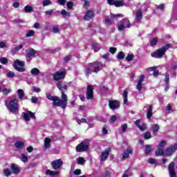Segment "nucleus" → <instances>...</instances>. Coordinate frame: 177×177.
Segmentation results:
<instances>
[{"label":"nucleus","mask_w":177,"mask_h":177,"mask_svg":"<svg viewBox=\"0 0 177 177\" xmlns=\"http://www.w3.org/2000/svg\"><path fill=\"white\" fill-rule=\"evenodd\" d=\"M71 59V55H66L65 57H64V62L65 63H67L68 62H70V60Z\"/></svg>","instance_id":"56"},{"label":"nucleus","mask_w":177,"mask_h":177,"mask_svg":"<svg viewBox=\"0 0 177 177\" xmlns=\"http://www.w3.org/2000/svg\"><path fill=\"white\" fill-rule=\"evenodd\" d=\"M145 151V154H150V153H151V146L146 145Z\"/></svg>","instance_id":"40"},{"label":"nucleus","mask_w":177,"mask_h":177,"mask_svg":"<svg viewBox=\"0 0 177 177\" xmlns=\"http://www.w3.org/2000/svg\"><path fill=\"white\" fill-rule=\"evenodd\" d=\"M126 60L127 62H131V60H133V54H128Z\"/></svg>","instance_id":"47"},{"label":"nucleus","mask_w":177,"mask_h":177,"mask_svg":"<svg viewBox=\"0 0 177 177\" xmlns=\"http://www.w3.org/2000/svg\"><path fill=\"white\" fill-rule=\"evenodd\" d=\"M57 86L59 91H62V99H59L57 96H52L50 93H47L46 96L48 100L53 101V106H56V107H62L64 110H66V107H67V102L68 100L67 99V95L64 93L63 89L64 91H67V85L65 84H62V82H58L57 83Z\"/></svg>","instance_id":"1"},{"label":"nucleus","mask_w":177,"mask_h":177,"mask_svg":"<svg viewBox=\"0 0 177 177\" xmlns=\"http://www.w3.org/2000/svg\"><path fill=\"white\" fill-rule=\"evenodd\" d=\"M50 142H52V140L49 138H46L44 140V147L45 149H50Z\"/></svg>","instance_id":"24"},{"label":"nucleus","mask_w":177,"mask_h":177,"mask_svg":"<svg viewBox=\"0 0 177 177\" xmlns=\"http://www.w3.org/2000/svg\"><path fill=\"white\" fill-rule=\"evenodd\" d=\"M11 171L12 174H19V172H20V169H19L17 165L15 164L11 165Z\"/></svg>","instance_id":"25"},{"label":"nucleus","mask_w":177,"mask_h":177,"mask_svg":"<svg viewBox=\"0 0 177 177\" xmlns=\"http://www.w3.org/2000/svg\"><path fill=\"white\" fill-rule=\"evenodd\" d=\"M3 174L6 176H10L12 171L9 169H4Z\"/></svg>","instance_id":"44"},{"label":"nucleus","mask_w":177,"mask_h":177,"mask_svg":"<svg viewBox=\"0 0 177 177\" xmlns=\"http://www.w3.org/2000/svg\"><path fill=\"white\" fill-rule=\"evenodd\" d=\"M121 131L120 133H125L127 132V129H128V124H123L121 126Z\"/></svg>","instance_id":"36"},{"label":"nucleus","mask_w":177,"mask_h":177,"mask_svg":"<svg viewBox=\"0 0 177 177\" xmlns=\"http://www.w3.org/2000/svg\"><path fill=\"white\" fill-rule=\"evenodd\" d=\"M157 42H158V39L157 37H154L152 41H151V46H156L157 45Z\"/></svg>","instance_id":"46"},{"label":"nucleus","mask_w":177,"mask_h":177,"mask_svg":"<svg viewBox=\"0 0 177 177\" xmlns=\"http://www.w3.org/2000/svg\"><path fill=\"white\" fill-rule=\"evenodd\" d=\"M24 120L25 121H30V118H35V114L28 111L27 113H24Z\"/></svg>","instance_id":"17"},{"label":"nucleus","mask_w":177,"mask_h":177,"mask_svg":"<svg viewBox=\"0 0 177 177\" xmlns=\"http://www.w3.org/2000/svg\"><path fill=\"white\" fill-rule=\"evenodd\" d=\"M15 73L10 71H8L7 73H6V77H8V78H13L15 77Z\"/></svg>","instance_id":"43"},{"label":"nucleus","mask_w":177,"mask_h":177,"mask_svg":"<svg viewBox=\"0 0 177 177\" xmlns=\"http://www.w3.org/2000/svg\"><path fill=\"white\" fill-rule=\"evenodd\" d=\"M148 162H149V164H152V165H157V162H156L155 159H153V158H149V159L148 160Z\"/></svg>","instance_id":"54"},{"label":"nucleus","mask_w":177,"mask_h":177,"mask_svg":"<svg viewBox=\"0 0 177 177\" xmlns=\"http://www.w3.org/2000/svg\"><path fill=\"white\" fill-rule=\"evenodd\" d=\"M151 138V133L149 132H146L144 134V138L145 139H150Z\"/></svg>","instance_id":"51"},{"label":"nucleus","mask_w":177,"mask_h":177,"mask_svg":"<svg viewBox=\"0 0 177 177\" xmlns=\"http://www.w3.org/2000/svg\"><path fill=\"white\" fill-rule=\"evenodd\" d=\"M133 153V150L131 148H127L122 153L121 160L124 161V160H127V158H129V154H132Z\"/></svg>","instance_id":"14"},{"label":"nucleus","mask_w":177,"mask_h":177,"mask_svg":"<svg viewBox=\"0 0 177 177\" xmlns=\"http://www.w3.org/2000/svg\"><path fill=\"white\" fill-rule=\"evenodd\" d=\"M109 106L111 110H116V109L120 108V102H118L117 100H109Z\"/></svg>","instance_id":"15"},{"label":"nucleus","mask_w":177,"mask_h":177,"mask_svg":"<svg viewBox=\"0 0 177 177\" xmlns=\"http://www.w3.org/2000/svg\"><path fill=\"white\" fill-rule=\"evenodd\" d=\"M125 57V55H124V52H120L117 56V58L119 60H122Z\"/></svg>","instance_id":"45"},{"label":"nucleus","mask_w":177,"mask_h":177,"mask_svg":"<svg viewBox=\"0 0 177 177\" xmlns=\"http://www.w3.org/2000/svg\"><path fill=\"white\" fill-rule=\"evenodd\" d=\"M158 129H160V126H158V124L153 125V132H158Z\"/></svg>","instance_id":"55"},{"label":"nucleus","mask_w":177,"mask_h":177,"mask_svg":"<svg viewBox=\"0 0 177 177\" xmlns=\"http://www.w3.org/2000/svg\"><path fill=\"white\" fill-rule=\"evenodd\" d=\"M165 81L167 84H169V73L168 72L166 73Z\"/></svg>","instance_id":"53"},{"label":"nucleus","mask_w":177,"mask_h":177,"mask_svg":"<svg viewBox=\"0 0 177 177\" xmlns=\"http://www.w3.org/2000/svg\"><path fill=\"white\" fill-rule=\"evenodd\" d=\"M24 10L26 13H31V12H34V8L31 6L27 5L25 6Z\"/></svg>","instance_id":"32"},{"label":"nucleus","mask_w":177,"mask_h":177,"mask_svg":"<svg viewBox=\"0 0 177 177\" xmlns=\"http://www.w3.org/2000/svg\"><path fill=\"white\" fill-rule=\"evenodd\" d=\"M118 17H124V15L121 14L113 15L111 19H105V24H111L114 21V19H118Z\"/></svg>","instance_id":"16"},{"label":"nucleus","mask_w":177,"mask_h":177,"mask_svg":"<svg viewBox=\"0 0 177 177\" xmlns=\"http://www.w3.org/2000/svg\"><path fill=\"white\" fill-rule=\"evenodd\" d=\"M86 99L91 100L93 99V86L88 85L87 87Z\"/></svg>","instance_id":"13"},{"label":"nucleus","mask_w":177,"mask_h":177,"mask_svg":"<svg viewBox=\"0 0 177 177\" xmlns=\"http://www.w3.org/2000/svg\"><path fill=\"white\" fill-rule=\"evenodd\" d=\"M76 121L77 122H78L79 124H81V122H86V119L85 118H82L81 120L76 118Z\"/></svg>","instance_id":"60"},{"label":"nucleus","mask_w":177,"mask_h":177,"mask_svg":"<svg viewBox=\"0 0 177 177\" xmlns=\"http://www.w3.org/2000/svg\"><path fill=\"white\" fill-rule=\"evenodd\" d=\"M176 150H177V143H175L174 145H170L169 147L165 149V156H167L169 157L172 156V154H174V153H175Z\"/></svg>","instance_id":"7"},{"label":"nucleus","mask_w":177,"mask_h":177,"mask_svg":"<svg viewBox=\"0 0 177 177\" xmlns=\"http://www.w3.org/2000/svg\"><path fill=\"white\" fill-rule=\"evenodd\" d=\"M165 145H167V142L165 140H162L160 142L158 148L164 150V147H165Z\"/></svg>","instance_id":"41"},{"label":"nucleus","mask_w":177,"mask_h":177,"mask_svg":"<svg viewBox=\"0 0 177 177\" xmlns=\"http://www.w3.org/2000/svg\"><path fill=\"white\" fill-rule=\"evenodd\" d=\"M145 108H148V111L147 113V118L148 120H150L151 118V116L153 115V106L152 105H147L145 106Z\"/></svg>","instance_id":"21"},{"label":"nucleus","mask_w":177,"mask_h":177,"mask_svg":"<svg viewBox=\"0 0 177 177\" xmlns=\"http://www.w3.org/2000/svg\"><path fill=\"white\" fill-rule=\"evenodd\" d=\"M26 62H31V59H32V57L35 56V53H37L35 50H34L33 48H28L27 50H26Z\"/></svg>","instance_id":"9"},{"label":"nucleus","mask_w":177,"mask_h":177,"mask_svg":"<svg viewBox=\"0 0 177 177\" xmlns=\"http://www.w3.org/2000/svg\"><path fill=\"white\" fill-rule=\"evenodd\" d=\"M66 77V69H62L59 71H57L53 75V80L55 81H59V80H64Z\"/></svg>","instance_id":"6"},{"label":"nucleus","mask_w":177,"mask_h":177,"mask_svg":"<svg viewBox=\"0 0 177 177\" xmlns=\"http://www.w3.org/2000/svg\"><path fill=\"white\" fill-rule=\"evenodd\" d=\"M169 177H176V169H175V162H171L168 166Z\"/></svg>","instance_id":"8"},{"label":"nucleus","mask_w":177,"mask_h":177,"mask_svg":"<svg viewBox=\"0 0 177 177\" xmlns=\"http://www.w3.org/2000/svg\"><path fill=\"white\" fill-rule=\"evenodd\" d=\"M122 24H124L126 28H129V27H131V23L129 22V20H128V19H124L122 22Z\"/></svg>","instance_id":"35"},{"label":"nucleus","mask_w":177,"mask_h":177,"mask_svg":"<svg viewBox=\"0 0 177 177\" xmlns=\"http://www.w3.org/2000/svg\"><path fill=\"white\" fill-rule=\"evenodd\" d=\"M138 128H139V129H140V131H146V126H145V124H143V125H142V126H138Z\"/></svg>","instance_id":"63"},{"label":"nucleus","mask_w":177,"mask_h":177,"mask_svg":"<svg viewBox=\"0 0 177 177\" xmlns=\"http://www.w3.org/2000/svg\"><path fill=\"white\" fill-rule=\"evenodd\" d=\"M124 5H125V3H124V1H122V0H116L115 1V4H114V6L116 8H121V7L124 6Z\"/></svg>","instance_id":"28"},{"label":"nucleus","mask_w":177,"mask_h":177,"mask_svg":"<svg viewBox=\"0 0 177 177\" xmlns=\"http://www.w3.org/2000/svg\"><path fill=\"white\" fill-rule=\"evenodd\" d=\"M124 104H128V91L124 90L122 93Z\"/></svg>","instance_id":"26"},{"label":"nucleus","mask_w":177,"mask_h":177,"mask_svg":"<svg viewBox=\"0 0 177 177\" xmlns=\"http://www.w3.org/2000/svg\"><path fill=\"white\" fill-rule=\"evenodd\" d=\"M49 5H52L51 1H50V0L43 1V6H49Z\"/></svg>","instance_id":"48"},{"label":"nucleus","mask_w":177,"mask_h":177,"mask_svg":"<svg viewBox=\"0 0 177 177\" xmlns=\"http://www.w3.org/2000/svg\"><path fill=\"white\" fill-rule=\"evenodd\" d=\"M156 8L158 9H160V10H164V8H165V4L162 3L160 6H156Z\"/></svg>","instance_id":"57"},{"label":"nucleus","mask_w":177,"mask_h":177,"mask_svg":"<svg viewBox=\"0 0 177 177\" xmlns=\"http://www.w3.org/2000/svg\"><path fill=\"white\" fill-rule=\"evenodd\" d=\"M95 16V12L92 10H87L86 12L84 19V20L88 21L91 20V19H93Z\"/></svg>","instance_id":"18"},{"label":"nucleus","mask_w":177,"mask_h":177,"mask_svg":"<svg viewBox=\"0 0 177 177\" xmlns=\"http://www.w3.org/2000/svg\"><path fill=\"white\" fill-rule=\"evenodd\" d=\"M104 68V65L102 64V62H93L90 64L89 67H88L85 70V74L88 77V75H91L92 73H95V74H97L99 71H102L103 68Z\"/></svg>","instance_id":"2"},{"label":"nucleus","mask_w":177,"mask_h":177,"mask_svg":"<svg viewBox=\"0 0 177 177\" xmlns=\"http://www.w3.org/2000/svg\"><path fill=\"white\" fill-rule=\"evenodd\" d=\"M21 160L23 162H28V157H27L24 153H21Z\"/></svg>","instance_id":"39"},{"label":"nucleus","mask_w":177,"mask_h":177,"mask_svg":"<svg viewBox=\"0 0 177 177\" xmlns=\"http://www.w3.org/2000/svg\"><path fill=\"white\" fill-rule=\"evenodd\" d=\"M111 152V149L110 148H106L104 151L102 152L100 158L101 162H103L107 160V158L109 156H110V153Z\"/></svg>","instance_id":"11"},{"label":"nucleus","mask_w":177,"mask_h":177,"mask_svg":"<svg viewBox=\"0 0 177 177\" xmlns=\"http://www.w3.org/2000/svg\"><path fill=\"white\" fill-rule=\"evenodd\" d=\"M117 121V117L115 115H112L110 118V122H115Z\"/></svg>","instance_id":"59"},{"label":"nucleus","mask_w":177,"mask_h":177,"mask_svg":"<svg viewBox=\"0 0 177 177\" xmlns=\"http://www.w3.org/2000/svg\"><path fill=\"white\" fill-rule=\"evenodd\" d=\"M89 146L84 142H81L76 147V151L78 153H82V151H86Z\"/></svg>","instance_id":"12"},{"label":"nucleus","mask_w":177,"mask_h":177,"mask_svg":"<svg viewBox=\"0 0 177 177\" xmlns=\"http://www.w3.org/2000/svg\"><path fill=\"white\" fill-rule=\"evenodd\" d=\"M13 67L19 73H24L26 68H24V62L16 59L14 62Z\"/></svg>","instance_id":"5"},{"label":"nucleus","mask_w":177,"mask_h":177,"mask_svg":"<svg viewBox=\"0 0 177 177\" xmlns=\"http://www.w3.org/2000/svg\"><path fill=\"white\" fill-rule=\"evenodd\" d=\"M15 146L17 149H23L24 147V142L23 141H17Z\"/></svg>","instance_id":"29"},{"label":"nucleus","mask_w":177,"mask_h":177,"mask_svg":"<svg viewBox=\"0 0 177 177\" xmlns=\"http://www.w3.org/2000/svg\"><path fill=\"white\" fill-rule=\"evenodd\" d=\"M0 63H2V64H8V59L5 57H1L0 58Z\"/></svg>","instance_id":"52"},{"label":"nucleus","mask_w":177,"mask_h":177,"mask_svg":"<svg viewBox=\"0 0 177 177\" xmlns=\"http://www.w3.org/2000/svg\"><path fill=\"white\" fill-rule=\"evenodd\" d=\"M74 175H81V169H77L74 171Z\"/></svg>","instance_id":"62"},{"label":"nucleus","mask_w":177,"mask_h":177,"mask_svg":"<svg viewBox=\"0 0 177 177\" xmlns=\"http://www.w3.org/2000/svg\"><path fill=\"white\" fill-rule=\"evenodd\" d=\"M63 165V160L62 159H57L51 162V167L53 169L57 170L62 168Z\"/></svg>","instance_id":"10"},{"label":"nucleus","mask_w":177,"mask_h":177,"mask_svg":"<svg viewBox=\"0 0 177 177\" xmlns=\"http://www.w3.org/2000/svg\"><path fill=\"white\" fill-rule=\"evenodd\" d=\"M30 74L32 75H39V69H38L37 68H33L30 71Z\"/></svg>","instance_id":"34"},{"label":"nucleus","mask_w":177,"mask_h":177,"mask_svg":"<svg viewBox=\"0 0 177 177\" xmlns=\"http://www.w3.org/2000/svg\"><path fill=\"white\" fill-rule=\"evenodd\" d=\"M109 52H110L111 53H112V55H114V53H115V52H117V48H116L111 47V48H109Z\"/></svg>","instance_id":"58"},{"label":"nucleus","mask_w":177,"mask_h":177,"mask_svg":"<svg viewBox=\"0 0 177 177\" xmlns=\"http://www.w3.org/2000/svg\"><path fill=\"white\" fill-rule=\"evenodd\" d=\"M3 95H9L12 92V89L10 88H7L6 87L4 86V88L1 91Z\"/></svg>","instance_id":"38"},{"label":"nucleus","mask_w":177,"mask_h":177,"mask_svg":"<svg viewBox=\"0 0 177 177\" xmlns=\"http://www.w3.org/2000/svg\"><path fill=\"white\" fill-rule=\"evenodd\" d=\"M136 21H140L142 20V17H143V12L142 10H138L136 12Z\"/></svg>","instance_id":"23"},{"label":"nucleus","mask_w":177,"mask_h":177,"mask_svg":"<svg viewBox=\"0 0 177 177\" xmlns=\"http://www.w3.org/2000/svg\"><path fill=\"white\" fill-rule=\"evenodd\" d=\"M31 102H32V103H36L37 102H38V97H32L31 99Z\"/></svg>","instance_id":"64"},{"label":"nucleus","mask_w":177,"mask_h":177,"mask_svg":"<svg viewBox=\"0 0 177 177\" xmlns=\"http://www.w3.org/2000/svg\"><path fill=\"white\" fill-rule=\"evenodd\" d=\"M147 70L150 71H153V77H158V75H160V73L158 72V71H156L157 66H152L150 68H147Z\"/></svg>","instance_id":"22"},{"label":"nucleus","mask_w":177,"mask_h":177,"mask_svg":"<svg viewBox=\"0 0 177 177\" xmlns=\"http://www.w3.org/2000/svg\"><path fill=\"white\" fill-rule=\"evenodd\" d=\"M77 162L79 165H84L85 164V159L82 157H79L77 159Z\"/></svg>","instance_id":"37"},{"label":"nucleus","mask_w":177,"mask_h":177,"mask_svg":"<svg viewBox=\"0 0 177 177\" xmlns=\"http://www.w3.org/2000/svg\"><path fill=\"white\" fill-rule=\"evenodd\" d=\"M93 49L94 52H99V50H100V46H99V44H93Z\"/></svg>","instance_id":"42"},{"label":"nucleus","mask_w":177,"mask_h":177,"mask_svg":"<svg viewBox=\"0 0 177 177\" xmlns=\"http://www.w3.org/2000/svg\"><path fill=\"white\" fill-rule=\"evenodd\" d=\"M144 81H145V75H141L140 80L138 82V84L136 86V88H137L138 92H140L142 91V84L143 83Z\"/></svg>","instance_id":"19"},{"label":"nucleus","mask_w":177,"mask_h":177,"mask_svg":"<svg viewBox=\"0 0 177 177\" xmlns=\"http://www.w3.org/2000/svg\"><path fill=\"white\" fill-rule=\"evenodd\" d=\"M35 34V31L34 30H30L29 32H28L26 35V37H27L28 38L30 37H33V35Z\"/></svg>","instance_id":"49"},{"label":"nucleus","mask_w":177,"mask_h":177,"mask_svg":"<svg viewBox=\"0 0 177 177\" xmlns=\"http://www.w3.org/2000/svg\"><path fill=\"white\" fill-rule=\"evenodd\" d=\"M61 15L64 17V19H68L71 16V13L70 12H66V10H62L61 11Z\"/></svg>","instance_id":"27"},{"label":"nucleus","mask_w":177,"mask_h":177,"mask_svg":"<svg viewBox=\"0 0 177 177\" xmlns=\"http://www.w3.org/2000/svg\"><path fill=\"white\" fill-rule=\"evenodd\" d=\"M164 154H165V151H164V149H161L160 148H158V149L156 151V155L158 157L163 156Z\"/></svg>","instance_id":"33"},{"label":"nucleus","mask_w":177,"mask_h":177,"mask_svg":"<svg viewBox=\"0 0 177 177\" xmlns=\"http://www.w3.org/2000/svg\"><path fill=\"white\" fill-rule=\"evenodd\" d=\"M66 6L68 9L71 10L73 9V7L74 6V3L71 2V1H68V3H66Z\"/></svg>","instance_id":"50"},{"label":"nucleus","mask_w":177,"mask_h":177,"mask_svg":"<svg viewBox=\"0 0 177 177\" xmlns=\"http://www.w3.org/2000/svg\"><path fill=\"white\" fill-rule=\"evenodd\" d=\"M60 173L58 171H52L50 169H47L46 171V175H48V176H59Z\"/></svg>","instance_id":"20"},{"label":"nucleus","mask_w":177,"mask_h":177,"mask_svg":"<svg viewBox=\"0 0 177 177\" xmlns=\"http://www.w3.org/2000/svg\"><path fill=\"white\" fill-rule=\"evenodd\" d=\"M17 93L19 99L22 100L24 97V91H23V89H18Z\"/></svg>","instance_id":"30"},{"label":"nucleus","mask_w":177,"mask_h":177,"mask_svg":"<svg viewBox=\"0 0 177 177\" xmlns=\"http://www.w3.org/2000/svg\"><path fill=\"white\" fill-rule=\"evenodd\" d=\"M6 106L8 110L13 114H17L19 113V102L17 99L12 98L10 101H6Z\"/></svg>","instance_id":"3"},{"label":"nucleus","mask_w":177,"mask_h":177,"mask_svg":"<svg viewBox=\"0 0 177 177\" xmlns=\"http://www.w3.org/2000/svg\"><path fill=\"white\" fill-rule=\"evenodd\" d=\"M124 28H127V27H125L123 24H120L118 26L119 31H122V30H124Z\"/></svg>","instance_id":"61"},{"label":"nucleus","mask_w":177,"mask_h":177,"mask_svg":"<svg viewBox=\"0 0 177 177\" xmlns=\"http://www.w3.org/2000/svg\"><path fill=\"white\" fill-rule=\"evenodd\" d=\"M23 48V45H19V46H17L15 48H12V50H11V52H12V53H13V54H16V53H17V52L19 51V50H20V49H22Z\"/></svg>","instance_id":"31"},{"label":"nucleus","mask_w":177,"mask_h":177,"mask_svg":"<svg viewBox=\"0 0 177 177\" xmlns=\"http://www.w3.org/2000/svg\"><path fill=\"white\" fill-rule=\"evenodd\" d=\"M171 48V44H166L165 46H162V48L158 49L154 53L151 54L152 57H155L156 59H161L164 55H165V52Z\"/></svg>","instance_id":"4"}]
</instances>
